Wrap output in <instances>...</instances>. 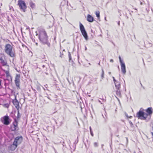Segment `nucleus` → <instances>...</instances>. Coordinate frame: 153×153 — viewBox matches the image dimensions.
<instances>
[{"mask_svg":"<svg viewBox=\"0 0 153 153\" xmlns=\"http://www.w3.org/2000/svg\"><path fill=\"white\" fill-rule=\"evenodd\" d=\"M47 38L46 33L44 30L40 32L39 39L43 43L45 44L47 42Z\"/></svg>","mask_w":153,"mask_h":153,"instance_id":"1","label":"nucleus"},{"mask_svg":"<svg viewBox=\"0 0 153 153\" xmlns=\"http://www.w3.org/2000/svg\"><path fill=\"white\" fill-rule=\"evenodd\" d=\"M5 52L11 57H13L14 56V53L12 50L11 46L9 44L6 45L5 47Z\"/></svg>","mask_w":153,"mask_h":153,"instance_id":"2","label":"nucleus"},{"mask_svg":"<svg viewBox=\"0 0 153 153\" xmlns=\"http://www.w3.org/2000/svg\"><path fill=\"white\" fill-rule=\"evenodd\" d=\"M79 28L81 33L86 40L88 39V36L83 25L79 22Z\"/></svg>","mask_w":153,"mask_h":153,"instance_id":"3","label":"nucleus"},{"mask_svg":"<svg viewBox=\"0 0 153 153\" xmlns=\"http://www.w3.org/2000/svg\"><path fill=\"white\" fill-rule=\"evenodd\" d=\"M136 115L138 118L145 120L146 119L148 116L147 114L140 110L137 113Z\"/></svg>","mask_w":153,"mask_h":153,"instance_id":"4","label":"nucleus"},{"mask_svg":"<svg viewBox=\"0 0 153 153\" xmlns=\"http://www.w3.org/2000/svg\"><path fill=\"white\" fill-rule=\"evenodd\" d=\"M18 4L20 9L25 12L27 8V6L25 1L22 0H19Z\"/></svg>","mask_w":153,"mask_h":153,"instance_id":"5","label":"nucleus"},{"mask_svg":"<svg viewBox=\"0 0 153 153\" xmlns=\"http://www.w3.org/2000/svg\"><path fill=\"white\" fill-rule=\"evenodd\" d=\"M22 140V137H17L15 138L13 143L17 146L21 143Z\"/></svg>","mask_w":153,"mask_h":153,"instance_id":"6","label":"nucleus"},{"mask_svg":"<svg viewBox=\"0 0 153 153\" xmlns=\"http://www.w3.org/2000/svg\"><path fill=\"white\" fill-rule=\"evenodd\" d=\"M3 120V123L5 125H8L10 124L9 118L8 116H4L2 118Z\"/></svg>","mask_w":153,"mask_h":153,"instance_id":"7","label":"nucleus"},{"mask_svg":"<svg viewBox=\"0 0 153 153\" xmlns=\"http://www.w3.org/2000/svg\"><path fill=\"white\" fill-rule=\"evenodd\" d=\"M20 78V75L17 74L15 78V83L16 86L19 88Z\"/></svg>","mask_w":153,"mask_h":153,"instance_id":"8","label":"nucleus"},{"mask_svg":"<svg viewBox=\"0 0 153 153\" xmlns=\"http://www.w3.org/2000/svg\"><path fill=\"white\" fill-rule=\"evenodd\" d=\"M13 102L14 105L15 106L17 110H18L19 108V102L16 99H15L13 100Z\"/></svg>","mask_w":153,"mask_h":153,"instance_id":"9","label":"nucleus"},{"mask_svg":"<svg viewBox=\"0 0 153 153\" xmlns=\"http://www.w3.org/2000/svg\"><path fill=\"white\" fill-rule=\"evenodd\" d=\"M121 66V71L123 74H125L126 72V66L125 63L120 64Z\"/></svg>","mask_w":153,"mask_h":153,"instance_id":"10","label":"nucleus"},{"mask_svg":"<svg viewBox=\"0 0 153 153\" xmlns=\"http://www.w3.org/2000/svg\"><path fill=\"white\" fill-rule=\"evenodd\" d=\"M87 20L89 22H92L94 20L93 17L90 14H88L87 16Z\"/></svg>","mask_w":153,"mask_h":153,"instance_id":"11","label":"nucleus"},{"mask_svg":"<svg viewBox=\"0 0 153 153\" xmlns=\"http://www.w3.org/2000/svg\"><path fill=\"white\" fill-rule=\"evenodd\" d=\"M146 111L147 113V114L151 115L153 113L152 108V107L148 108L146 110Z\"/></svg>","mask_w":153,"mask_h":153,"instance_id":"12","label":"nucleus"},{"mask_svg":"<svg viewBox=\"0 0 153 153\" xmlns=\"http://www.w3.org/2000/svg\"><path fill=\"white\" fill-rule=\"evenodd\" d=\"M17 146L16 145L13 143V144L12 145H11L10 147V150L12 151H14L16 148Z\"/></svg>","mask_w":153,"mask_h":153,"instance_id":"13","label":"nucleus"},{"mask_svg":"<svg viewBox=\"0 0 153 153\" xmlns=\"http://www.w3.org/2000/svg\"><path fill=\"white\" fill-rule=\"evenodd\" d=\"M116 89H120V83L119 82H117L114 83Z\"/></svg>","mask_w":153,"mask_h":153,"instance_id":"14","label":"nucleus"},{"mask_svg":"<svg viewBox=\"0 0 153 153\" xmlns=\"http://www.w3.org/2000/svg\"><path fill=\"white\" fill-rule=\"evenodd\" d=\"M0 61L3 65L4 66L7 65V63L6 61L4 60L2 58H0Z\"/></svg>","mask_w":153,"mask_h":153,"instance_id":"15","label":"nucleus"},{"mask_svg":"<svg viewBox=\"0 0 153 153\" xmlns=\"http://www.w3.org/2000/svg\"><path fill=\"white\" fill-rule=\"evenodd\" d=\"M116 93L117 95L120 97H121V92L120 91V89H117V90L116 91Z\"/></svg>","mask_w":153,"mask_h":153,"instance_id":"16","label":"nucleus"},{"mask_svg":"<svg viewBox=\"0 0 153 153\" xmlns=\"http://www.w3.org/2000/svg\"><path fill=\"white\" fill-rule=\"evenodd\" d=\"M95 14H96V16L97 17L98 19H100V14L99 11H96L95 13Z\"/></svg>","mask_w":153,"mask_h":153,"instance_id":"17","label":"nucleus"},{"mask_svg":"<svg viewBox=\"0 0 153 153\" xmlns=\"http://www.w3.org/2000/svg\"><path fill=\"white\" fill-rule=\"evenodd\" d=\"M30 7L33 9L35 7V4L32 2L30 3Z\"/></svg>","mask_w":153,"mask_h":153,"instance_id":"18","label":"nucleus"},{"mask_svg":"<svg viewBox=\"0 0 153 153\" xmlns=\"http://www.w3.org/2000/svg\"><path fill=\"white\" fill-rule=\"evenodd\" d=\"M102 73L101 74V76L102 79H103L104 78V71L102 68Z\"/></svg>","mask_w":153,"mask_h":153,"instance_id":"19","label":"nucleus"},{"mask_svg":"<svg viewBox=\"0 0 153 153\" xmlns=\"http://www.w3.org/2000/svg\"><path fill=\"white\" fill-rule=\"evenodd\" d=\"M119 61H120V64H122V63H124V62H123V60H122L121 59V57L120 56H119Z\"/></svg>","mask_w":153,"mask_h":153,"instance_id":"20","label":"nucleus"},{"mask_svg":"<svg viewBox=\"0 0 153 153\" xmlns=\"http://www.w3.org/2000/svg\"><path fill=\"white\" fill-rule=\"evenodd\" d=\"M129 123L131 127H132L133 126V124L132 123V122L131 121H129Z\"/></svg>","mask_w":153,"mask_h":153,"instance_id":"21","label":"nucleus"},{"mask_svg":"<svg viewBox=\"0 0 153 153\" xmlns=\"http://www.w3.org/2000/svg\"><path fill=\"white\" fill-rule=\"evenodd\" d=\"M94 145L95 147H97L98 146V143L96 142H95L94 143Z\"/></svg>","mask_w":153,"mask_h":153,"instance_id":"22","label":"nucleus"},{"mask_svg":"<svg viewBox=\"0 0 153 153\" xmlns=\"http://www.w3.org/2000/svg\"><path fill=\"white\" fill-rule=\"evenodd\" d=\"M113 78V81H114V83L115 82H117V81L115 79L114 77H112Z\"/></svg>","mask_w":153,"mask_h":153,"instance_id":"23","label":"nucleus"},{"mask_svg":"<svg viewBox=\"0 0 153 153\" xmlns=\"http://www.w3.org/2000/svg\"><path fill=\"white\" fill-rule=\"evenodd\" d=\"M6 75L7 76H8L10 75L8 71H6Z\"/></svg>","mask_w":153,"mask_h":153,"instance_id":"24","label":"nucleus"},{"mask_svg":"<svg viewBox=\"0 0 153 153\" xmlns=\"http://www.w3.org/2000/svg\"><path fill=\"white\" fill-rule=\"evenodd\" d=\"M90 132L91 134V135L92 136H93L94 134H93V133L92 131H90Z\"/></svg>","mask_w":153,"mask_h":153,"instance_id":"25","label":"nucleus"},{"mask_svg":"<svg viewBox=\"0 0 153 153\" xmlns=\"http://www.w3.org/2000/svg\"><path fill=\"white\" fill-rule=\"evenodd\" d=\"M140 85H141V86L142 87H143V88L144 89V87L143 86V85H142V84H141V82H140Z\"/></svg>","mask_w":153,"mask_h":153,"instance_id":"26","label":"nucleus"},{"mask_svg":"<svg viewBox=\"0 0 153 153\" xmlns=\"http://www.w3.org/2000/svg\"><path fill=\"white\" fill-rule=\"evenodd\" d=\"M4 105L7 108L8 106V104H5Z\"/></svg>","mask_w":153,"mask_h":153,"instance_id":"27","label":"nucleus"},{"mask_svg":"<svg viewBox=\"0 0 153 153\" xmlns=\"http://www.w3.org/2000/svg\"><path fill=\"white\" fill-rule=\"evenodd\" d=\"M110 62H114L113 60L112 59H111L110 60Z\"/></svg>","mask_w":153,"mask_h":153,"instance_id":"28","label":"nucleus"},{"mask_svg":"<svg viewBox=\"0 0 153 153\" xmlns=\"http://www.w3.org/2000/svg\"><path fill=\"white\" fill-rule=\"evenodd\" d=\"M89 128H90V131H92V129H91V126Z\"/></svg>","mask_w":153,"mask_h":153,"instance_id":"29","label":"nucleus"},{"mask_svg":"<svg viewBox=\"0 0 153 153\" xmlns=\"http://www.w3.org/2000/svg\"><path fill=\"white\" fill-rule=\"evenodd\" d=\"M149 44H150V45L149 46H150V47H152V44L151 43H149Z\"/></svg>","mask_w":153,"mask_h":153,"instance_id":"30","label":"nucleus"},{"mask_svg":"<svg viewBox=\"0 0 153 153\" xmlns=\"http://www.w3.org/2000/svg\"><path fill=\"white\" fill-rule=\"evenodd\" d=\"M118 24L119 25V26L120 25V21H119L118 22Z\"/></svg>","mask_w":153,"mask_h":153,"instance_id":"31","label":"nucleus"},{"mask_svg":"<svg viewBox=\"0 0 153 153\" xmlns=\"http://www.w3.org/2000/svg\"><path fill=\"white\" fill-rule=\"evenodd\" d=\"M116 97V98L117 99V100L119 101V99L116 97V96H115Z\"/></svg>","mask_w":153,"mask_h":153,"instance_id":"32","label":"nucleus"},{"mask_svg":"<svg viewBox=\"0 0 153 153\" xmlns=\"http://www.w3.org/2000/svg\"><path fill=\"white\" fill-rule=\"evenodd\" d=\"M36 35L37 36L38 35V34L37 33V32H36Z\"/></svg>","mask_w":153,"mask_h":153,"instance_id":"33","label":"nucleus"},{"mask_svg":"<svg viewBox=\"0 0 153 153\" xmlns=\"http://www.w3.org/2000/svg\"><path fill=\"white\" fill-rule=\"evenodd\" d=\"M85 50L86 51L87 49V48L86 46H85Z\"/></svg>","mask_w":153,"mask_h":153,"instance_id":"34","label":"nucleus"},{"mask_svg":"<svg viewBox=\"0 0 153 153\" xmlns=\"http://www.w3.org/2000/svg\"><path fill=\"white\" fill-rule=\"evenodd\" d=\"M98 101L100 102L101 103V104H102V103L99 100Z\"/></svg>","mask_w":153,"mask_h":153,"instance_id":"35","label":"nucleus"},{"mask_svg":"<svg viewBox=\"0 0 153 153\" xmlns=\"http://www.w3.org/2000/svg\"><path fill=\"white\" fill-rule=\"evenodd\" d=\"M1 80H0V85H1Z\"/></svg>","mask_w":153,"mask_h":153,"instance_id":"36","label":"nucleus"},{"mask_svg":"<svg viewBox=\"0 0 153 153\" xmlns=\"http://www.w3.org/2000/svg\"><path fill=\"white\" fill-rule=\"evenodd\" d=\"M132 117V116H130L129 117V118H131V117Z\"/></svg>","mask_w":153,"mask_h":153,"instance_id":"37","label":"nucleus"},{"mask_svg":"<svg viewBox=\"0 0 153 153\" xmlns=\"http://www.w3.org/2000/svg\"><path fill=\"white\" fill-rule=\"evenodd\" d=\"M108 74H111V72H108Z\"/></svg>","mask_w":153,"mask_h":153,"instance_id":"38","label":"nucleus"},{"mask_svg":"<svg viewBox=\"0 0 153 153\" xmlns=\"http://www.w3.org/2000/svg\"><path fill=\"white\" fill-rule=\"evenodd\" d=\"M98 65H100V62H99V63H98Z\"/></svg>","mask_w":153,"mask_h":153,"instance_id":"39","label":"nucleus"},{"mask_svg":"<svg viewBox=\"0 0 153 153\" xmlns=\"http://www.w3.org/2000/svg\"><path fill=\"white\" fill-rule=\"evenodd\" d=\"M36 45H38V43H36Z\"/></svg>","mask_w":153,"mask_h":153,"instance_id":"40","label":"nucleus"},{"mask_svg":"<svg viewBox=\"0 0 153 153\" xmlns=\"http://www.w3.org/2000/svg\"><path fill=\"white\" fill-rule=\"evenodd\" d=\"M105 20H106V17H105Z\"/></svg>","mask_w":153,"mask_h":153,"instance_id":"41","label":"nucleus"},{"mask_svg":"<svg viewBox=\"0 0 153 153\" xmlns=\"http://www.w3.org/2000/svg\"><path fill=\"white\" fill-rule=\"evenodd\" d=\"M126 116L127 117H128V116L127 114H126Z\"/></svg>","mask_w":153,"mask_h":153,"instance_id":"42","label":"nucleus"},{"mask_svg":"<svg viewBox=\"0 0 153 153\" xmlns=\"http://www.w3.org/2000/svg\"><path fill=\"white\" fill-rule=\"evenodd\" d=\"M102 116H103V117L104 118V116H103V115L102 114Z\"/></svg>","mask_w":153,"mask_h":153,"instance_id":"43","label":"nucleus"},{"mask_svg":"<svg viewBox=\"0 0 153 153\" xmlns=\"http://www.w3.org/2000/svg\"><path fill=\"white\" fill-rule=\"evenodd\" d=\"M118 68H119V66H118Z\"/></svg>","mask_w":153,"mask_h":153,"instance_id":"44","label":"nucleus"},{"mask_svg":"<svg viewBox=\"0 0 153 153\" xmlns=\"http://www.w3.org/2000/svg\"><path fill=\"white\" fill-rule=\"evenodd\" d=\"M135 10H137V9L136 8H135Z\"/></svg>","mask_w":153,"mask_h":153,"instance_id":"45","label":"nucleus"},{"mask_svg":"<svg viewBox=\"0 0 153 153\" xmlns=\"http://www.w3.org/2000/svg\"><path fill=\"white\" fill-rule=\"evenodd\" d=\"M103 146V145H102V146Z\"/></svg>","mask_w":153,"mask_h":153,"instance_id":"46","label":"nucleus"},{"mask_svg":"<svg viewBox=\"0 0 153 153\" xmlns=\"http://www.w3.org/2000/svg\"><path fill=\"white\" fill-rule=\"evenodd\" d=\"M134 153H135V152H134Z\"/></svg>","mask_w":153,"mask_h":153,"instance_id":"47","label":"nucleus"}]
</instances>
